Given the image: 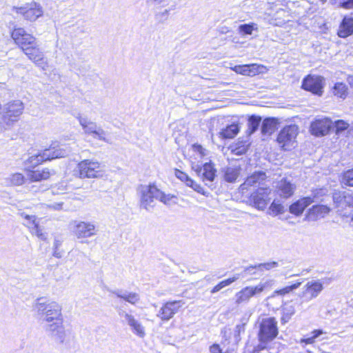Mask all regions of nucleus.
Here are the masks:
<instances>
[{
	"label": "nucleus",
	"mask_w": 353,
	"mask_h": 353,
	"mask_svg": "<svg viewBox=\"0 0 353 353\" xmlns=\"http://www.w3.org/2000/svg\"><path fill=\"white\" fill-rule=\"evenodd\" d=\"M43 298H39L35 304V308L39 314L44 316V320L49 323L46 331L57 343H63L65 339V330L63 325L61 307L54 301L46 303Z\"/></svg>",
	"instance_id": "f257e3e1"
},
{
	"label": "nucleus",
	"mask_w": 353,
	"mask_h": 353,
	"mask_svg": "<svg viewBox=\"0 0 353 353\" xmlns=\"http://www.w3.org/2000/svg\"><path fill=\"white\" fill-rule=\"evenodd\" d=\"M69 151L65 148L59 145L50 146L37 154L30 156L26 161V164L30 167L34 168L42 162L57 158H63L68 156Z\"/></svg>",
	"instance_id": "f03ea898"
},
{
	"label": "nucleus",
	"mask_w": 353,
	"mask_h": 353,
	"mask_svg": "<svg viewBox=\"0 0 353 353\" xmlns=\"http://www.w3.org/2000/svg\"><path fill=\"white\" fill-rule=\"evenodd\" d=\"M272 281H266L265 282H261L256 286H246L236 292L235 294V303L237 305L248 303L250 299L261 294L268 288H270L272 285Z\"/></svg>",
	"instance_id": "7ed1b4c3"
},
{
	"label": "nucleus",
	"mask_w": 353,
	"mask_h": 353,
	"mask_svg": "<svg viewBox=\"0 0 353 353\" xmlns=\"http://www.w3.org/2000/svg\"><path fill=\"white\" fill-rule=\"evenodd\" d=\"M76 118L78 119L85 134L92 135L93 138L98 140L109 143V139L106 137L108 132L102 129L101 127L98 126L95 122L81 117L79 113L77 114Z\"/></svg>",
	"instance_id": "20e7f679"
},
{
	"label": "nucleus",
	"mask_w": 353,
	"mask_h": 353,
	"mask_svg": "<svg viewBox=\"0 0 353 353\" xmlns=\"http://www.w3.org/2000/svg\"><path fill=\"white\" fill-rule=\"evenodd\" d=\"M24 106L23 103L19 101H13L4 105L2 111V120L7 125H12L14 122L18 121L19 117L23 113Z\"/></svg>",
	"instance_id": "39448f33"
},
{
	"label": "nucleus",
	"mask_w": 353,
	"mask_h": 353,
	"mask_svg": "<svg viewBox=\"0 0 353 353\" xmlns=\"http://www.w3.org/2000/svg\"><path fill=\"white\" fill-rule=\"evenodd\" d=\"M74 172L81 179L96 178L100 175V164L97 161L83 160L78 163Z\"/></svg>",
	"instance_id": "423d86ee"
},
{
	"label": "nucleus",
	"mask_w": 353,
	"mask_h": 353,
	"mask_svg": "<svg viewBox=\"0 0 353 353\" xmlns=\"http://www.w3.org/2000/svg\"><path fill=\"white\" fill-rule=\"evenodd\" d=\"M298 126L290 125L285 126L279 132L276 141L280 146L285 150H290L295 142L298 134Z\"/></svg>",
	"instance_id": "0eeeda50"
},
{
	"label": "nucleus",
	"mask_w": 353,
	"mask_h": 353,
	"mask_svg": "<svg viewBox=\"0 0 353 353\" xmlns=\"http://www.w3.org/2000/svg\"><path fill=\"white\" fill-rule=\"evenodd\" d=\"M141 193V207L150 211L155 205L154 200H157L160 190L154 185H142Z\"/></svg>",
	"instance_id": "6e6552de"
},
{
	"label": "nucleus",
	"mask_w": 353,
	"mask_h": 353,
	"mask_svg": "<svg viewBox=\"0 0 353 353\" xmlns=\"http://www.w3.org/2000/svg\"><path fill=\"white\" fill-rule=\"evenodd\" d=\"M192 169L206 185L210 186L215 179L216 170L212 161L205 163L203 165H193Z\"/></svg>",
	"instance_id": "1a4fd4ad"
},
{
	"label": "nucleus",
	"mask_w": 353,
	"mask_h": 353,
	"mask_svg": "<svg viewBox=\"0 0 353 353\" xmlns=\"http://www.w3.org/2000/svg\"><path fill=\"white\" fill-rule=\"evenodd\" d=\"M271 189L267 186L259 187L252 192L250 201L256 208L263 210L270 201Z\"/></svg>",
	"instance_id": "9d476101"
},
{
	"label": "nucleus",
	"mask_w": 353,
	"mask_h": 353,
	"mask_svg": "<svg viewBox=\"0 0 353 353\" xmlns=\"http://www.w3.org/2000/svg\"><path fill=\"white\" fill-rule=\"evenodd\" d=\"M322 192L323 190L321 189H316L312 192L310 196L301 198L293 203L289 208L290 212L296 216H300L309 205L316 201L315 199L317 198L319 194L321 195Z\"/></svg>",
	"instance_id": "9b49d317"
},
{
	"label": "nucleus",
	"mask_w": 353,
	"mask_h": 353,
	"mask_svg": "<svg viewBox=\"0 0 353 353\" xmlns=\"http://www.w3.org/2000/svg\"><path fill=\"white\" fill-rule=\"evenodd\" d=\"M185 304L183 300L168 301L163 304L157 314L162 321H168L175 314H176L179 308Z\"/></svg>",
	"instance_id": "f8f14e48"
},
{
	"label": "nucleus",
	"mask_w": 353,
	"mask_h": 353,
	"mask_svg": "<svg viewBox=\"0 0 353 353\" xmlns=\"http://www.w3.org/2000/svg\"><path fill=\"white\" fill-rule=\"evenodd\" d=\"M323 81L324 78L321 76L308 74L303 79L301 88L321 96L323 94Z\"/></svg>",
	"instance_id": "ddd939ff"
},
{
	"label": "nucleus",
	"mask_w": 353,
	"mask_h": 353,
	"mask_svg": "<svg viewBox=\"0 0 353 353\" xmlns=\"http://www.w3.org/2000/svg\"><path fill=\"white\" fill-rule=\"evenodd\" d=\"M323 283L320 280H311L303 286L299 295L305 301L316 299L323 290Z\"/></svg>",
	"instance_id": "4468645a"
},
{
	"label": "nucleus",
	"mask_w": 353,
	"mask_h": 353,
	"mask_svg": "<svg viewBox=\"0 0 353 353\" xmlns=\"http://www.w3.org/2000/svg\"><path fill=\"white\" fill-rule=\"evenodd\" d=\"M33 43L34 44L26 47L22 51L30 60L43 69L46 65V62L44 61V54L39 48V44L37 40L34 41Z\"/></svg>",
	"instance_id": "2eb2a0df"
},
{
	"label": "nucleus",
	"mask_w": 353,
	"mask_h": 353,
	"mask_svg": "<svg viewBox=\"0 0 353 353\" xmlns=\"http://www.w3.org/2000/svg\"><path fill=\"white\" fill-rule=\"evenodd\" d=\"M11 37L14 43L22 50L29 45L34 44L36 38L31 34L28 33L22 28H15L12 32Z\"/></svg>",
	"instance_id": "dca6fc26"
},
{
	"label": "nucleus",
	"mask_w": 353,
	"mask_h": 353,
	"mask_svg": "<svg viewBox=\"0 0 353 353\" xmlns=\"http://www.w3.org/2000/svg\"><path fill=\"white\" fill-rule=\"evenodd\" d=\"M97 228L93 222L79 221L74 227V234L78 239L89 238L97 234Z\"/></svg>",
	"instance_id": "f3484780"
},
{
	"label": "nucleus",
	"mask_w": 353,
	"mask_h": 353,
	"mask_svg": "<svg viewBox=\"0 0 353 353\" xmlns=\"http://www.w3.org/2000/svg\"><path fill=\"white\" fill-rule=\"evenodd\" d=\"M17 12L22 14L26 19L34 21L42 16L43 12L40 4L32 3L25 7L18 8Z\"/></svg>",
	"instance_id": "a211bd4d"
},
{
	"label": "nucleus",
	"mask_w": 353,
	"mask_h": 353,
	"mask_svg": "<svg viewBox=\"0 0 353 353\" xmlns=\"http://www.w3.org/2000/svg\"><path fill=\"white\" fill-rule=\"evenodd\" d=\"M332 121L327 118L316 119L311 123V133L316 137L327 134L332 126Z\"/></svg>",
	"instance_id": "6ab92c4d"
},
{
	"label": "nucleus",
	"mask_w": 353,
	"mask_h": 353,
	"mask_svg": "<svg viewBox=\"0 0 353 353\" xmlns=\"http://www.w3.org/2000/svg\"><path fill=\"white\" fill-rule=\"evenodd\" d=\"M266 179V174L263 171H258L254 172L250 176H248L245 182L241 185L240 189L243 192L250 186L263 185V182Z\"/></svg>",
	"instance_id": "aec40b11"
},
{
	"label": "nucleus",
	"mask_w": 353,
	"mask_h": 353,
	"mask_svg": "<svg viewBox=\"0 0 353 353\" xmlns=\"http://www.w3.org/2000/svg\"><path fill=\"white\" fill-rule=\"evenodd\" d=\"M276 188L278 194L285 199L292 196L295 190V185L285 178L278 182Z\"/></svg>",
	"instance_id": "412c9836"
},
{
	"label": "nucleus",
	"mask_w": 353,
	"mask_h": 353,
	"mask_svg": "<svg viewBox=\"0 0 353 353\" xmlns=\"http://www.w3.org/2000/svg\"><path fill=\"white\" fill-rule=\"evenodd\" d=\"M119 314L125 318L128 324L131 327L136 334L141 337L145 335L144 327L132 315L128 314L125 311L119 312Z\"/></svg>",
	"instance_id": "4be33fe9"
},
{
	"label": "nucleus",
	"mask_w": 353,
	"mask_h": 353,
	"mask_svg": "<svg viewBox=\"0 0 353 353\" xmlns=\"http://www.w3.org/2000/svg\"><path fill=\"white\" fill-rule=\"evenodd\" d=\"M25 218L27 221V226L31 229V232L41 240H46L47 234L43 232L40 228L39 223L36 221V216L34 215H26Z\"/></svg>",
	"instance_id": "5701e85b"
},
{
	"label": "nucleus",
	"mask_w": 353,
	"mask_h": 353,
	"mask_svg": "<svg viewBox=\"0 0 353 353\" xmlns=\"http://www.w3.org/2000/svg\"><path fill=\"white\" fill-rule=\"evenodd\" d=\"M279 124L278 119L273 117L265 118L261 123V133L263 135H270L276 129Z\"/></svg>",
	"instance_id": "b1692460"
},
{
	"label": "nucleus",
	"mask_w": 353,
	"mask_h": 353,
	"mask_svg": "<svg viewBox=\"0 0 353 353\" xmlns=\"http://www.w3.org/2000/svg\"><path fill=\"white\" fill-rule=\"evenodd\" d=\"M110 292L132 305H135L140 300L139 294L136 292H123L121 290H110Z\"/></svg>",
	"instance_id": "393cba45"
},
{
	"label": "nucleus",
	"mask_w": 353,
	"mask_h": 353,
	"mask_svg": "<svg viewBox=\"0 0 353 353\" xmlns=\"http://www.w3.org/2000/svg\"><path fill=\"white\" fill-rule=\"evenodd\" d=\"M54 174L55 172L54 170L51 172L48 168H45L42 170L30 172L28 174V177L31 181H40L49 179L51 175Z\"/></svg>",
	"instance_id": "a878e982"
},
{
	"label": "nucleus",
	"mask_w": 353,
	"mask_h": 353,
	"mask_svg": "<svg viewBox=\"0 0 353 353\" xmlns=\"http://www.w3.org/2000/svg\"><path fill=\"white\" fill-rule=\"evenodd\" d=\"M330 212V208L325 205H315L308 210L307 214L313 219L324 217Z\"/></svg>",
	"instance_id": "bb28decb"
},
{
	"label": "nucleus",
	"mask_w": 353,
	"mask_h": 353,
	"mask_svg": "<svg viewBox=\"0 0 353 353\" xmlns=\"http://www.w3.org/2000/svg\"><path fill=\"white\" fill-rule=\"evenodd\" d=\"M348 192H334L332 195V199L335 207L338 211L343 210L345 207L348 206L347 201Z\"/></svg>",
	"instance_id": "cd10ccee"
},
{
	"label": "nucleus",
	"mask_w": 353,
	"mask_h": 353,
	"mask_svg": "<svg viewBox=\"0 0 353 353\" xmlns=\"http://www.w3.org/2000/svg\"><path fill=\"white\" fill-rule=\"evenodd\" d=\"M224 180L228 183H234L241 172L239 166L226 167L222 169Z\"/></svg>",
	"instance_id": "c85d7f7f"
},
{
	"label": "nucleus",
	"mask_w": 353,
	"mask_h": 353,
	"mask_svg": "<svg viewBox=\"0 0 353 353\" xmlns=\"http://www.w3.org/2000/svg\"><path fill=\"white\" fill-rule=\"evenodd\" d=\"M280 263L281 264H283V262L282 260L279 261H270L263 263H259L257 265H250L247 268H245L244 272H248L251 274L250 271L254 269H258L259 270L262 271L263 269L265 270H270L274 268H276L281 265Z\"/></svg>",
	"instance_id": "c756f323"
},
{
	"label": "nucleus",
	"mask_w": 353,
	"mask_h": 353,
	"mask_svg": "<svg viewBox=\"0 0 353 353\" xmlns=\"http://www.w3.org/2000/svg\"><path fill=\"white\" fill-rule=\"evenodd\" d=\"M289 21L288 12L283 9H280L270 19V23L275 26L281 27Z\"/></svg>",
	"instance_id": "7c9ffc66"
},
{
	"label": "nucleus",
	"mask_w": 353,
	"mask_h": 353,
	"mask_svg": "<svg viewBox=\"0 0 353 353\" xmlns=\"http://www.w3.org/2000/svg\"><path fill=\"white\" fill-rule=\"evenodd\" d=\"M353 34V19H344L338 32L339 37L346 38Z\"/></svg>",
	"instance_id": "2f4dec72"
},
{
	"label": "nucleus",
	"mask_w": 353,
	"mask_h": 353,
	"mask_svg": "<svg viewBox=\"0 0 353 353\" xmlns=\"http://www.w3.org/2000/svg\"><path fill=\"white\" fill-rule=\"evenodd\" d=\"M26 178L21 173H14L4 178L5 185H21L25 183Z\"/></svg>",
	"instance_id": "473e14b6"
},
{
	"label": "nucleus",
	"mask_w": 353,
	"mask_h": 353,
	"mask_svg": "<svg viewBox=\"0 0 353 353\" xmlns=\"http://www.w3.org/2000/svg\"><path fill=\"white\" fill-rule=\"evenodd\" d=\"M239 132V128L238 124L232 123L223 129L219 132V134L223 139H232L238 134Z\"/></svg>",
	"instance_id": "72a5a7b5"
},
{
	"label": "nucleus",
	"mask_w": 353,
	"mask_h": 353,
	"mask_svg": "<svg viewBox=\"0 0 353 353\" xmlns=\"http://www.w3.org/2000/svg\"><path fill=\"white\" fill-rule=\"evenodd\" d=\"M240 278L239 274H235L232 277L228 278L223 281L219 282L217 285H216L210 291L211 294L216 293L220 291L223 288L231 285L232 283L235 282Z\"/></svg>",
	"instance_id": "f704fd0d"
},
{
	"label": "nucleus",
	"mask_w": 353,
	"mask_h": 353,
	"mask_svg": "<svg viewBox=\"0 0 353 353\" xmlns=\"http://www.w3.org/2000/svg\"><path fill=\"white\" fill-rule=\"evenodd\" d=\"M261 122V117L259 116L256 115H252L249 117L248 121V134L249 135L252 134L254 133L259 128V125Z\"/></svg>",
	"instance_id": "c9c22d12"
},
{
	"label": "nucleus",
	"mask_w": 353,
	"mask_h": 353,
	"mask_svg": "<svg viewBox=\"0 0 353 353\" xmlns=\"http://www.w3.org/2000/svg\"><path fill=\"white\" fill-rule=\"evenodd\" d=\"M332 92L334 96L345 99L347 95V88L342 82L336 83L332 88Z\"/></svg>",
	"instance_id": "e433bc0d"
},
{
	"label": "nucleus",
	"mask_w": 353,
	"mask_h": 353,
	"mask_svg": "<svg viewBox=\"0 0 353 353\" xmlns=\"http://www.w3.org/2000/svg\"><path fill=\"white\" fill-rule=\"evenodd\" d=\"M254 30H258V25L254 23H244L239 26V32L242 35H251Z\"/></svg>",
	"instance_id": "4c0bfd02"
},
{
	"label": "nucleus",
	"mask_w": 353,
	"mask_h": 353,
	"mask_svg": "<svg viewBox=\"0 0 353 353\" xmlns=\"http://www.w3.org/2000/svg\"><path fill=\"white\" fill-rule=\"evenodd\" d=\"M301 282H297L296 283H294L291 285H289V286H286L282 289H280V290H275L272 294V296H274L276 294V295H281V296H283V295H285L287 294H289L291 292H292L293 290L297 289L300 285H301Z\"/></svg>",
	"instance_id": "58836bf2"
},
{
	"label": "nucleus",
	"mask_w": 353,
	"mask_h": 353,
	"mask_svg": "<svg viewBox=\"0 0 353 353\" xmlns=\"http://www.w3.org/2000/svg\"><path fill=\"white\" fill-rule=\"evenodd\" d=\"M341 184L346 186H353V168L343 173Z\"/></svg>",
	"instance_id": "ea45409f"
},
{
	"label": "nucleus",
	"mask_w": 353,
	"mask_h": 353,
	"mask_svg": "<svg viewBox=\"0 0 353 353\" xmlns=\"http://www.w3.org/2000/svg\"><path fill=\"white\" fill-rule=\"evenodd\" d=\"M248 65L249 69V76L250 77H253L259 73H262L264 69L263 65H258L256 63L249 64Z\"/></svg>",
	"instance_id": "a19ab883"
},
{
	"label": "nucleus",
	"mask_w": 353,
	"mask_h": 353,
	"mask_svg": "<svg viewBox=\"0 0 353 353\" xmlns=\"http://www.w3.org/2000/svg\"><path fill=\"white\" fill-rule=\"evenodd\" d=\"M270 210L274 214V215H278L284 212V206L274 201L270 206Z\"/></svg>",
	"instance_id": "79ce46f5"
},
{
	"label": "nucleus",
	"mask_w": 353,
	"mask_h": 353,
	"mask_svg": "<svg viewBox=\"0 0 353 353\" xmlns=\"http://www.w3.org/2000/svg\"><path fill=\"white\" fill-rule=\"evenodd\" d=\"M170 11V9H165L163 11L157 12L154 15L155 19L160 23L164 22L168 19Z\"/></svg>",
	"instance_id": "37998d69"
},
{
	"label": "nucleus",
	"mask_w": 353,
	"mask_h": 353,
	"mask_svg": "<svg viewBox=\"0 0 353 353\" xmlns=\"http://www.w3.org/2000/svg\"><path fill=\"white\" fill-rule=\"evenodd\" d=\"M245 323L238 324L235 326L234 330V337L236 341L241 340V334L245 332Z\"/></svg>",
	"instance_id": "c03bdc74"
},
{
	"label": "nucleus",
	"mask_w": 353,
	"mask_h": 353,
	"mask_svg": "<svg viewBox=\"0 0 353 353\" xmlns=\"http://www.w3.org/2000/svg\"><path fill=\"white\" fill-rule=\"evenodd\" d=\"M188 185L190 188H192L194 191L197 192L198 193H200L202 195H205V192L203 187L201 186V185L198 184L195 181H194L192 179L188 181Z\"/></svg>",
	"instance_id": "a18cd8bd"
},
{
	"label": "nucleus",
	"mask_w": 353,
	"mask_h": 353,
	"mask_svg": "<svg viewBox=\"0 0 353 353\" xmlns=\"http://www.w3.org/2000/svg\"><path fill=\"white\" fill-rule=\"evenodd\" d=\"M232 70L237 74L249 76V69L248 65H235Z\"/></svg>",
	"instance_id": "49530a36"
},
{
	"label": "nucleus",
	"mask_w": 353,
	"mask_h": 353,
	"mask_svg": "<svg viewBox=\"0 0 353 353\" xmlns=\"http://www.w3.org/2000/svg\"><path fill=\"white\" fill-rule=\"evenodd\" d=\"M249 148V144L245 145H242L241 143L239 142L236 143V148L234 149V152L237 155H242L247 152Z\"/></svg>",
	"instance_id": "de8ad7c7"
},
{
	"label": "nucleus",
	"mask_w": 353,
	"mask_h": 353,
	"mask_svg": "<svg viewBox=\"0 0 353 353\" xmlns=\"http://www.w3.org/2000/svg\"><path fill=\"white\" fill-rule=\"evenodd\" d=\"M175 176L176 178L180 179L181 181L185 182L186 185H188V183H189L188 181L192 180V179L190 178L186 173H185L179 170H177V169L175 170Z\"/></svg>",
	"instance_id": "09e8293b"
},
{
	"label": "nucleus",
	"mask_w": 353,
	"mask_h": 353,
	"mask_svg": "<svg viewBox=\"0 0 353 353\" xmlns=\"http://www.w3.org/2000/svg\"><path fill=\"white\" fill-rule=\"evenodd\" d=\"M336 132H341L349 127V124L343 120H337L335 121Z\"/></svg>",
	"instance_id": "8fccbe9b"
},
{
	"label": "nucleus",
	"mask_w": 353,
	"mask_h": 353,
	"mask_svg": "<svg viewBox=\"0 0 353 353\" xmlns=\"http://www.w3.org/2000/svg\"><path fill=\"white\" fill-rule=\"evenodd\" d=\"M173 196L166 195L163 192L160 190V194L158 196L157 200H159L161 202L163 203L165 205L170 204V201L173 198Z\"/></svg>",
	"instance_id": "3c124183"
},
{
	"label": "nucleus",
	"mask_w": 353,
	"mask_h": 353,
	"mask_svg": "<svg viewBox=\"0 0 353 353\" xmlns=\"http://www.w3.org/2000/svg\"><path fill=\"white\" fill-rule=\"evenodd\" d=\"M283 312H285V314L288 318H291V316L295 313V308L293 305H286L283 307Z\"/></svg>",
	"instance_id": "603ef678"
},
{
	"label": "nucleus",
	"mask_w": 353,
	"mask_h": 353,
	"mask_svg": "<svg viewBox=\"0 0 353 353\" xmlns=\"http://www.w3.org/2000/svg\"><path fill=\"white\" fill-rule=\"evenodd\" d=\"M192 148L195 152L199 154L201 157L205 155V150L202 147L201 145L195 143L192 145Z\"/></svg>",
	"instance_id": "864d4df0"
},
{
	"label": "nucleus",
	"mask_w": 353,
	"mask_h": 353,
	"mask_svg": "<svg viewBox=\"0 0 353 353\" xmlns=\"http://www.w3.org/2000/svg\"><path fill=\"white\" fill-rule=\"evenodd\" d=\"M340 6L345 9L353 8V0H343L340 3Z\"/></svg>",
	"instance_id": "5fc2aeb1"
},
{
	"label": "nucleus",
	"mask_w": 353,
	"mask_h": 353,
	"mask_svg": "<svg viewBox=\"0 0 353 353\" xmlns=\"http://www.w3.org/2000/svg\"><path fill=\"white\" fill-rule=\"evenodd\" d=\"M63 243V239L60 237L55 236L53 243V248H59Z\"/></svg>",
	"instance_id": "6e6d98bb"
},
{
	"label": "nucleus",
	"mask_w": 353,
	"mask_h": 353,
	"mask_svg": "<svg viewBox=\"0 0 353 353\" xmlns=\"http://www.w3.org/2000/svg\"><path fill=\"white\" fill-rule=\"evenodd\" d=\"M63 203H54L51 204L49 207L54 210H63Z\"/></svg>",
	"instance_id": "4d7b16f0"
},
{
	"label": "nucleus",
	"mask_w": 353,
	"mask_h": 353,
	"mask_svg": "<svg viewBox=\"0 0 353 353\" xmlns=\"http://www.w3.org/2000/svg\"><path fill=\"white\" fill-rule=\"evenodd\" d=\"M53 256L57 259L62 257L63 252L59 250V248H53Z\"/></svg>",
	"instance_id": "13d9d810"
},
{
	"label": "nucleus",
	"mask_w": 353,
	"mask_h": 353,
	"mask_svg": "<svg viewBox=\"0 0 353 353\" xmlns=\"http://www.w3.org/2000/svg\"><path fill=\"white\" fill-rule=\"evenodd\" d=\"M348 207L353 208V192H348Z\"/></svg>",
	"instance_id": "bf43d9fd"
},
{
	"label": "nucleus",
	"mask_w": 353,
	"mask_h": 353,
	"mask_svg": "<svg viewBox=\"0 0 353 353\" xmlns=\"http://www.w3.org/2000/svg\"><path fill=\"white\" fill-rule=\"evenodd\" d=\"M218 31L221 34H226L230 31V30H229L228 27L224 26H219L218 28Z\"/></svg>",
	"instance_id": "052dcab7"
},
{
	"label": "nucleus",
	"mask_w": 353,
	"mask_h": 353,
	"mask_svg": "<svg viewBox=\"0 0 353 353\" xmlns=\"http://www.w3.org/2000/svg\"><path fill=\"white\" fill-rule=\"evenodd\" d=\"M323 333L322 330H315L312 332V336L314 339L318 338L320 335H321Z\"/></svg>",
	"instance_id": "680f3d73"
},
{
	"label": "nucleus",
	"mask_w": 353,
	"mask_h": 353,
	"mask_svg": "<svg viewBox=\"0 0 353 353\" xmlns=\"http://www.w3.org/2000/svg\"><path fill=\"white\" fill-rule=\"evenodd\" d=\"M347 81L350 86H353V75H348L347 77Z\"/></svg>",
	"instance_id": "e2e57ef3"
},
{
	"label": "nucleus",
	"mask_w": 353,
	"mask_h": 353,
	"mask_svg": "<svg viewBox=\"0 0 353 353\" xmlns=\"http://www.w3.org/2000/svg\"><path fill=\"white\" fill-rule=\"evenodd\" d=\"M304 341L307 343V344H311V343H313L314 342V337L312 336L311 337H309L306 339L304 340Z\"/></svg>",
	"instance_id": "0e129e2a"
},
{
	"label": "nucleus",
	"mask_w": 353,
	"mask_h": 353,
	"mask_svg": "<svg viewBox=\"0 0 353 353\" xmlns=\"http://www.w3.org/2000/svg\"><path fill=\"white\" fill-rule=\"evenodd\" d=\"M290 319V318H288L285 316V312H283V316L281 317V322L283 323H285L288 322Z\"/></svg>",
	"instance_id": "69168bd1"
},
{
	"label": "nucleus",
	"mask_w": 353,
	"mask_h": 353,
	"mask_svg": "<svg viewBox=\"0 0 353 353\" xmlns=\"http://www.w3.org/2000/svg\"><path fill=\"white\" fill-rule=\"evenodd\" d=\"M20 215H21V216L23 217L26 219L25 216L27 214L25 212H21V213H20Z\"/></svg>",
	"instance_id": "338daca9"
},
{
	"label": "nucleus",
	"mask_w": 353,
	"mask_h": 353,
	"mask_svg": "<svg viewBox=\"0 0 353 353\" xmlns=\"http://www.w3.org/2000/svg\"><path fill=\"white\" fill-rule=\"evenodd\" d=\"M205 280H207V281H208V280L210 279V278H209V276H206L205 277Z\"/></svg>",
	"instance_id": "774afa93"
}]
</instances>
